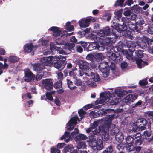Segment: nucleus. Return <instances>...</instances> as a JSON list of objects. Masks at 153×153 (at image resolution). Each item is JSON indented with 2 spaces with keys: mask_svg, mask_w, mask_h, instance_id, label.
Segmentation results:
<instances>
[{
  "mask_svg": "<svg viewBox=\"0 0 153 153\" xmlns=\"http://www.w3.org/2000/svg\"><path fill=\"white\" fill-rule=\"evenodd\" d=\"M56 59H55L53 61V66L57 69H63L66 62L65 61L62 60L56 57Z\"/></svg>",
  "mask_w": 153,
  "mask_h": 153,
  "instance_id": "obj_9",
  "label": "nucleus"
},
{
  "mask_svg": "<svg viewBox=\"0 0 153 153\" xmlns=\"http://www.w3.org/2000/svg\"><path fill=\"white\" fill-rule=\"evenodd\" d=\"M77 147L78 149L81 148H85L86 147V144L84 142H79L78 144Z\"/></svg>",
  "mask_w": 153,
  "mask_h": 153,
  "instance_id": "obj_48",
  "label": "nucleus"
},
{
  "mask_svg": "<svg viewBox=\"0 0 153 153\" xmlns=\"http://www.w3.org/2000/svg\"><path fill=\"white\" fill-rule=\"evenodd\" d=\"M149 39L146 37L143 36V37H138L136 42L137 45L142 49H145L147 47L146 43L149 45Z\"/></svg>",
  "mask_w": 153,
  "mask_h": 153,
  "instance_id": "obj_3",
  "label": "nucleus"
},
{
  "mask_svg": "<svg viewBox=\"0 0 153 153\" xmlns=\"http://www.w3.org/2000/svg\"><path fill=\"white\" fill-rule=\"evenodd\" d=\"M49 30L53 32L52 35L55 37L60 36L61 33V31L59 28L57 27L52 26Z\"/></svg>",
  "mask_w": 153,
  "mask_h": 153,
  "instance_id": "obj_18",
  "label": "nucleus"
},
{
  "mask_svg": "<svg viewBox=\"0 0 153 153\" xmlns=\"http://www.w3.org/2000/svg\"><path fill=\"white\" fill-rule=\"evenodd\" d=\"M111 127L110 128L111 129L110 134L111 135L114 136L119 132V130L117 127H116L115 125H112Z\"/></svg>",
  "mask_w": 153,
  "mask_h": 153,
  "instance_id": "obj_25",
  "label": "nucleus"
},
{
  "mask_svg": "<svg viewBox=\"0 0 153 153\" xmlns=\"http://www.w3.org/2000/svg\"><path fill=\"white\" fill-rule=\"evenodd\" d=\"M126 36L130 39H132V34L131 31L129 30H127L126 33L125 34Z\"/></svg>",
  "mask_w": 153,
  "mask_h": 153,
  "instance_id": "obj_55",
  "label": "nucleus"
},
{
  "mask_svg": "<svg viewBox=\"0 0 153 153\" xmlns=\"http://www.w3.org/2000/svg\"><path fill=\"white\" fill-rule=\"evenodd\" d=\"M51 153H60V151L58 149L52 147L51 149Z\"/></svg>",
  "mask_w": 153,
  "mask_h": 153,
  "instance_id": "obj_59",
  "label": "nucleus"
},
{
  "mask_svg": "<svg viewBox=\"0 0 153 153\" xmlns=\"http://www.w3.org/2000/svg\"><path fill=\"white\" fill-rule=\"evenodd\" d=\"M115 139L119 143H121L124 139L123 134L121 132H119L115 135Z\"/></svg>",
  "mask_w": 153,
  "mask_h": 153,
  "instance_id": "obj_27",
  "label": "nucleus"
},
{
  "mask_svg": "<svg viewBox=\"0 0 153 153\" xmlns=\"http://www.w3.org/2000/svg\"><path fill=\"white\" fill-rule=\"evenodd\" d=\"M97 146H96V149L98 150H100L103 148V142L102 140L99 139L97 141Z\"/></svg>",
  "mask_w": 153,
  "mask_h": 153,
  "instance_id": "obj_30",
  "label": "nucleus"
},
{
  "mask_svg": "<svg viewBox=\"0 0 153 153\" xmlns=\"http://www.w3.org/2000/svg\"><path fill=\"white\" fill-rule=\"evenodd\" d=\"M137 97L138 96L137 94H129L123 99V101L127 104H129L134 102L137 99Z\"/></svg>",
  "mask_w": 153,
  "mask_h": 153,
  "instance_id": "obj_11",
  "label": "nucleus"
},
{
  "mask_svg": "<svg viewBox=\"0 0 153 153\" xmlns=\"http://www.w3.org/2000/svg\"><path fill=\"white\" fill-rule=\"evenodd\" d=\"M127 27L131 31H136L138 33H140L141 30L140 28H139V27L137 26L136 24H134L131 22H130L128 24H127Z\"/></svg>",
  "mask_w": 153,
  "mask_h": 153,
  "instance_id": "obj_19",
  "label": "nucleus"
},
{
  "mask_svg": "<svg viewBox=\"0 0 153 153\" xmlns=\"http://www.w3.org/2000/svg\"><path fill=\"white\" fill-rule=\"evenodd\" d=\"M44 68V67L42 63H36L33 65L34 70L39 73H41Z\"/></svg>",
  "mask_w": 153,
  "mask_h": 153,
  "instance_id": "obj_21",
  "label": "nucleus"
},
{
  "mask_svg": "<svg viewBox=\"0 0 153 153\" xmlns=\"http://www.w3.org/2000/svg\"><path fill=\"white\" fill-rule=\"evenodd\" d=\"M52 80L50 79H47L42 80V83L46 89L49 91L53 89V85Z\"/></svg>",
  "mask_w": 153,
  "mask_h": 153,
  "instance_id": "obj_12",
  "label": "nucleus"
},
{
  "mask_svg": "<svg viewBox=\"0 0 153 153\" xmlns=\"http://www.w3.org/2000/svg\"><path fill=\"white\" fill-rule=\"evenodd\" d=\"M91 20V19L90 18L82 19L79 21V23L81 27H86L89 26Z\"/></svg>",
  "mask_w": 153,
  "mask_h": 153,
  "instance_id": "obj_16",
  "label": "nucleus"
},
{
  "mask_svg": "<svg viewBox=\"0 0 153 153\" xmlns=\"http://www.w3.org/2000/svg\"><path fill=\"white\" fill-rule=\"evenodd\" d=\"M133 137L134 138V140L135 139H140L142 137L140 134L139 132H137L134 134L133 135Z\"/></svg>",
  "mask_w": 153,
  "mask_h": 153,
  "instance_id": "obj_58",
  "label": "nucleus"
},
{
  "mask_svg": "<svg viewBox=\"0 0 153 153\" xmlns=\"http://www.w3.org/2000/svg\"><path fill=\"white\" fill-rule=\"evenodd\" d=\"M95 61L97 59H102L103 55L102 53H98L94 55Z\"/></svg>",
  "mask_w": 153,
  "mask_h": 153,
  "instance_id": "obj_56",
  "label": "nucleus"
},
{
  "mask_svg": "<svg viewBox=\"0 0 153 153\" xmlns=\"http://www.w3.org/2000/svg\"><path fill=\"white\" fill-rule=\"evenodd\" d=\"M130 8L131 10L137 13H140L142 10V8L137 5H134L133 6L130 7Z\"/></svg>",
  "mask_w": 153,
  "mask_h": 153,
  "instance_id": "obj_28",
  "label": "nucleus"
},
{
  "mask_svg": "<svg viewBox=\"0 0 153 153\" xmlns=\"http://www.w3.org/2000/svg\"><path fill=\"white\" fill-rule=\"evenodd\" d=\"M8 65L6 63H4V65L0 62V71H2V73L3 72L2 69H7L8 68Z\"/></svg>",
  "mask_w": 153,
  "mask_h": 153,
  "instance_id": "obj_44",
  "label": "nucleus"
},
{
  "mask_svg": "<svg viewBox=\"0 0 153 153\" xmlns=\"http://www.w3.org/2000/svg\"><path fill=\"white\" fill-rule=\"evenodd\" d=\"M148 31L149 34H153V24L149 25L148 28Z\"/></svg>",
  "mask_w": 153,
  "mask_h": 153,
  "instance_id": "obj_60",
  "label": "nucleus"
},
{
  "mask_svg": "<svg viewBox=\"0 0 153 153\" xmlns=\"http://www.w3.org/2000/svg\"><path fill=\"white\" fill-rule=\"evenodd\" d=\"M112 14L110 12H106L105 14V17L106 18V20L108 22L111 19Z\"/></svg>",
  "mask_w": 153,
  "mask_h": 153,
  "instance_id": "obj_53",
  "label": "nucleus"
},
{
  "mask_svg": "<svg viewBox=\"0 0 153 153\" xmlns=\"http://www.w3.org/2000/svg\"><path fill=\"white\" fill-rule=\"evenodd\" d=\"M145 115L147 117L152 119V120H153V111L147 112L145 113Z\"/></svg>",
  "mask_w": 153,
  "mask_h": 153,
  "instance_id": "obj_45",
  "label": "nucleus"
},
{
  "mask_svg": "<svg viewBox=\"0 0 153 153\" xmlns=\"http://www.w3.org/2000/svg\"><path fill=\"white\" fill-rule=\"evenodd\" d=\"M75 46V45L73 43H68L65 45L66 48H68L71 50Z\"/></svg>",
  "mask_w": 153,
  "mask_h": 153,
  "instance_id": "obj_52",
  "label": "nucleus"
},
{
  "mask_svg": "<svg viewBox=\"0 0 153 153\" xmlns=\"http://www.w3.org/2000/svg\"><path fill=\"white\" fill-rule=\"evenodd\" d=\"M86 59L92 62H94L95 61L94 55L91 53L87 55L86 57Z\"/></svg>",
  "mask_w": 153,
  "mask_h": 153,
  "instance_id": "obj_39",
  "label": "nucleus"
},
{
  "mask_svg": "<svg viewBox=\"0 0 153 153\" xmlns=\"http://www.w3.org/2000/svg\"><path fill=\"white\" fill-rule=\"evenodd\" d=\"M148 123V121L145 118H141L138 119L135 124L140 126L141 131H142L146 129V126Z\"/></svg>",
  "mask_w": 153,
  "mask_h": 153,
  "instance_id": "obj_8",
  "label": "nucleus"
},
{
  "mask_svg": "<svg viewBox=\"0 0 153 153\" xmlns=\"http://www.w3.org/2000/svg\"><path fill=\"white\" fill-rule=\"evenodd\" d=\"M55 42L56 44L62 45L63 44V43L65 42L61 38H60L56 39L55 41Z\"/></svg>",
  "mask_w": 153,
  "mask_h": 153,
  "instance_id": "obj_63",
  "label": "nucleus"
},
{
  "mask_svg": "<svg viewBox=\"0 0 153 153\" xmlns=\"http://www.w3.org/2000/svg\"><path fill=\"white\" fill-rule=\"evenodd\" d=\"M131 13V12L130 10L126 7L124 10L123 14L126 16H130Z\"/></svg>",
  "mask_w": 153,
  "mask_h": 153,
  "instance_id": "obj_46",
  "label": "nucleus"
},
{
  "mask_svg": "<svg viewBox=\"0 0 153 153\" xmlns=\"http://www.w3.org/2000/svg\"><path fill=\"white\" fill-rule=\"evenodd\" d=\"M115 57V59L114 61L116 62H119L123 60V58L122 56L120 54L117 53Z\"/></svg>",
  "mask_w": 153,
  "mask_h": 153,
  "instance_id": "obj_40",
  "label": "nucleus"
},
{
  "mask_svg": "<svg viewBox=\"0 0 153 153\" xmlns=\"http://www.w3.org/2000/svg\"><path fill=\"white\" fill-rule=\"evenodd\" d=\"M136 63L138 67L140 68H141L144 67L145 65H147L148 63L145 61H143L141 59H137L136 60Z\"/></svg>",
  "mask_w": 153,
  "mask_h": 153,
  "instance_id": "obj_24",
  "label": "nucleus"
},
{
  "mask_svg": "<svg viewBox=\"0 0 153 153\" xmlns=\"http://www.w3.org/2000/svg\"><path fill=\"white\" fill-rule=\"evenodd\" d=\"M56 59V57L51 56L43 57L41 59V60L42 62V63L45 67V66H49L53 64V61Z\"/></svg>",
  "mask_w": 153,
  "mask_h": 153,
  "instance_id": "obj_7",
  "label": "nucleus"
},
{
  "mask_svg": "<svg viewBox=\"0 0 153 153\" xmlns=\"http://www.w3.org/2000/svg\"><path fill=\"white\" fill-rule=\"evenodd\" d=\"M77 63L79 65V68L82 71H86L90 68L89 64L85 61L79 60Z\"/></svg>",
  "mask_w": 153,
  "mask_h": 153,
  "instance_id": "obj_13",
  "label": "nucleus"
},
{
  "mask_svg": "<svg viewBox=\"0 0 153 153\" xmlns=\"http://www.w3.org/2000/svg\"><path fill=\"white\" fill-rule=\"evenodd\" d=\"M140 127L138 125H137L135 124V125H134L132 129V131L134 132H137L140 131H141Z\"/></svg>",
  "mask_w": 153,
  "mask_h": 153,
  "instance_id": "obj_42",
  "label": "nucleus"
},
{
  "mask_svg": "<svg viewBox=\"0 0 153 153\" xmlns=\"http://www.w3.org/2000/svg\"><path fill=\"white\" fill-rule=\"evenodd\" d=\"M97 42H93L90 44L87 47V49L88 51H90L94 49H98L100 51H102L104 49V47H102L99 45Z\"/></svg>",
  "mask_w": 153,
  "mask_h": 153,
  "instance_id": "obj_14",
  "label": "nucleus"
},
{
  "mask_svg": "<svg viewBox=\"0 0 153 153\" xmlns=\"http://www.w3.org/2000/svg\"><path fill=\"white\" fill-rule=\"evenodd\" d=\"M137 22H136V24L137 26L139 27V28H140V30L143 29V26H146V24L145 23V22L142 18H139L137 19Z\"/></svg>",
  "mask_w": 153,
  "mask_h": 153,
  "instance_id": "obj_23",
  "label": "nucleus"
},
{
  "mask_svg": "<svg viewBox=\"0 0 153 153\" xmlns=\"http://www.w3.org/2000/svg\"><path fill=\"white\" fill-rule=\"evenodd\" d=\"M77 122L76 118L74 117H72L70 120V122H68L67 127H69L67 128L68 130H72L74 127V125H76L77 124Z\"/></svg>",
  "mask_w": 153,
  "mask_h": 153,
  "instance_id": "obj_17",
  "label": "nucleus"
},
{
  "mask_svg": "<svg viewBox=\"0 0 153 153\" xmlns=\"http://www.w3.org/2000/svg\"><path fill=\"white\" fill-rule=\"evenodd\" d=\"M139 83L140 86H144L147 84L148 82L146 80L144 79L142 80H140Z\"/></svg>",
  "mask_w": 153,
  "mask_h": 153,
  "instance_id": "obj_64",
  "label": "nucleus"
},
{
  "mask_svg": "<svg viewBox=\"0 0 153 153\" xmlns=\"http://www.w3.org/2000/svg\"><path fill=\"white\" fill-rule=\"evenodd\" d=\"M110 52L108 51V53L107 54V56L111 59L114 61L115 59V58L117 54L111 51V49L110 50Z\"/></svg>",
  "mask_w": 153,
  "mask_h": 153,
  "instance_id": "obj_32",
  "label": "nucleus"
},
{
  "mask_svg": "<svg viewBox=\"0 0 153 153\" xmlns=\"http://www.w3.org/2000/svg\"><path fill=\"white\" fill-rule=\"evenodd\" d=\"M98 122L97 121H94L93 123H91L90 125V127L92 129H95L97 128L98 126Z\"/></svg>",
  "mask_w": 153,
  "mask_h": 153,
  "instance_id": "obj_43",
  "label": "nucleus"
},
{
  "mask_svg": "<svg viewBox=\"0 0 153 153\" xmlns=\"http://www.w3.org/2000/svg\"><path fill=\"white\" fill-rule=\"evenodd\" d=\"M24 80L25 81L29 82L33 81L35 78V75L30 69L26 70L25 72Z\"/></svg>",
  "mask_w": 153,
  "mask_h": 153,
  "instance_id": "obj_10",
  "label": "nucleus"
},
{
  "mask_svg": "<svg viewBox=\"0 0 153 153\" xmlns=\"http://www.w3.org/2000/svg\"><path fill=\"white\" fill-rule=\"evenodd\" d=\"M111 27L114 29V31H117L118 32H123L127 29V24H123L121 25L113 21L111 22Z\"/></svg>",
  "mask_w": 153,
  "mask_h": 153,
  "instance_id": "obj_2",
  "label": "nucleus"
},
{
  "mask_svg": "<svg viewBox=\"0 0 153 153\" xmlns=\"http://www.w3.org/2000/svg\"><path fill=\"white\" fill-rule=\"evenodd\" d=\"M100 135L102 140L104 141H108L109 139V135L107 132H101Z\"/></svg>",
  "mask_w": 153,
  "mask_h": 153,
  "instance_id": "obj_31",
  "label": "nucleus"
},
{
  "mask_svg": "<svg viewBox=\"0 0 153 153\" xmlns=\"http://www.w3.org/2000/svg\"><path fill=\"white\" fill-rule=\"evenodd\" d=\"M135 145L136 146H140L142 143L143 141L142 138L135 139Z\"/></svg>",
  "mask_w": 153,
  "mask_h": 153,
  "instance_id": "obj_57",
  "label": "nucleus"
},
{
  "mask_svg": "<svg viewBox=\"0 0 153 153\" xmlns=\"http://www.w3.org/2000/svg\"><path fill=\"white\" fill-rule=\"evenodd\" d=\"M151 135V131L146 130L144 132L142 136L144 139H148L149 141H153V134H152L151 137L150 138Z\"/></svg>",
  "mask_w": 153,
  "mask_h": 153,
  "instance_id": "obj_20",
  "label": "nucleus"
},
{
  "mask_svg": "<svg viewBox=\"0 0 153 153\" xmlns=\"http://www.w3.org/2000/svg\"><path fill=\"white\" fill-rule=\"evenodd\" d=\"M111 126L108 125L106 123L104 122V123L101 125L100 127L101 132H107L108 131Z\"/></svg>",
  "mask_w": 153,
  "mask_h": 153,
  "instance_id": "obj_26",
  "label": "nucleus"
},
{
  "mask_svg": "<svg viewBox=\"0 0 153 153\" xmlns=\"http://www.w3.org/2000/svg\"><path fill=\"white\" fill-rule=\"evenodd\" d=\"M126 149L128 152L132 151L134 149L133 144L135 141L134 138L130 136H128L126 138Z\"/></svg>",
  "mask_w": 153,
  "mask_h": 153,
  "instance_id": "obj_5",
  "label": "nucleus"
},
{
  "mask_svg": "<svg viewBox=\"0 0 153 153\" xmlns=\"http://www.w3.org/2000/svg\"><path fill=\"white\" fill-rule=\"evenodd\" d=\"M78 114L81 118L82 119L84 117V115L86 114V112L82 109H81L79 111Z\"/></svg>",
  "mask_w": 153,
  "mask_h": 153,
  "instance_id": "obj_47",
  "label": "nucleus"
},
{
  "mask_svg": "<svg viewBox=\"0 0 153 153\" xmlns=\"http://www.w3.org/2000/svg\"><path fill=\"white\" fill-rule=\"evenodd\" d=\"M19 59L16 56H10L9 57V60L10 62L14 63L18 62Z\"/></svg>",
  "mask_w": 153,
  "mask_h": 153,
  "instance_id": "obj_36",
  "label": "nucleus"
},
{
  "mask_svg": "<svg viewBox=\"0 0 153 153\" xmlns=\"http://www.w3.org/2000/svg\"><path fill=\"white\" fill-rule=\"evenodd\" d=\"M100 37L105 36H109L110 35L117 36L116 31H114V29H110L109 27H106L103 30H100L98 33Z\"/></svg>",
  "mask_w": 153,
  "mask_h": 153,
  "instance_id": "obj_4",
  "label": "nucleus"
},
{
  "mask_svg": "<svg viewBox=\"0 0 153 153\" xmlns=\"http://www.w3.org/2000/svg\"><path fill=\"white\" fill-rule=\"evenodd\" d=\"M99 70L102 73L103 77H108L109 74L110 66L106 62H101L98 66Z\"/></svg>",
  "mask_w": 153,
  "mask_h": 153,
  "instance_id": "obj_1",
  "label": "nucleus"
},
{
  "mask_svg": "<svg viewBox=\"0 0 153 153\" xmlns=\"http://www.w3.org/2000/svg\"><path fill=\"white\" fill-rule=\"evenodd\" d=\"M67 85L70 89L71 90H73L77 88V87L76 86H74L72 87L71 86V85H73V82L72 81H71L70 80L67 79Z\"/></svg>",
  "mask_w": 153,
  "mask_h": 153,
  "instance_id": "obj_38",
  "label": "nucleus"
},
{
  "mask_svg": "<svg viewBox=\"0 0 153 153\" xmlns=\"http://www.w3.org/2000/svg\"><path fill=\"white\" fill-rule=\"evenodd\" d=\"M73 149H74V147L72 145H68L64 148L63 152L64 153H67L68 152H70L71 153V152L73 150Z\"/></svg>",
  "mask_w": 153,
  "mask_h": 153,
  "instance_id": "obj_34",
  "label": "nucleus"
},
{
  "mask_svg": "<svg viewBox=\"0 0 153 153\" xmlns=\"http://www.w3.org/2000/svg\"><path fill=\"white\" fill-rule=\"evenodd\" d=\"M70 132L68 131H66L65 132L64 134L60 138V140H63L68 138V137H70Z\"/></svg>",
  "mask_w": 153,
  "mask_h": 153,
  "instance_id": "obj_51",
  "label": "nucleus"
},
{
  "mask_svg": "<svg viewBox=\"0 0 153 153\" xmlns=\"http://www.w3.org/2000/svg\"><path fill=\"white\" fill-rule=\"evenodd\" d=\"M93 79L95 82L99 81L100 80V79L97 73H96L94 75V76L93 78Z\"/></svg>",
  "mask_w": 153,
  "mask_h": 153,
  "instance_id": "obj_61",
  "label": "nucleus"
},
{
  "mask_svg": "<svg viewBox=\"0 0 153 153\" xmlns=\"http://www.w3.org/2000/svg\"><path fill=\"white\" fill-rule=\"evenodd\" d=\"M136 47V44L133 42L132 45H131V47H129L128 49L129 51L131 53L135 51V48Z\"/></svg>",
  "mask_w": 153,
  "mask_h": 153,
  "instance_id": "obj_49",
  "label": "nucleus"
},
{
  "mask_svg": "<svg viewBox=\"0 0 153 153\" xmlns=\"http://www.w3.org/2000/svg\"><path fill=\"white\" fill-rule=\"evenodd\" d=\"M100 126H98V128L95 129L92 132L93 135H98L101 134Z\"/></svg>",
  "mask_w": 153,
  "mask_h": 153,
  "instance_id": "obj_37",
  "label": "nucleus"
},
{
  "mask_svg": "<svg viewBox=\"0 0 153 153\" xmlns=\"http://www.w3.org/2000/svg\"><path fill=\"white\" fill-rule=\"evenodd\" d=\"M54 86L55 88H62V84L61 81L59 80L54 84Z\"/></svg>",
  "mask_w": 153,
  "mask_h": 153,
  "instance_id": "obj_41",
  "label": "nucleus"
},
{
  "mask_svg": "<svg viewBox=\"0 0 153 153\" xmlns=\"http://www.w3.org/2000/svg\"><path fill=\"white\" fill-rule=\"evenodd\" d=\"M122 21L123 22V24H128L131 21V19L128 18L126 17H123L121 19Z\"/></svg>",
  "mask_w": 153,
  "mask_h": 153,
  "instance_id": "obj_54",
  "label": "nucleus"
},
{
  "mask_svg": "<svg viewBox=\"0 0 153 153\" xmlns=\"http://www.w3.org/2000/svg\"><path fill=\"white\" fill-rule=\"evenodd\" d=\"M117 117H116L115 114H111L106 115L105 118L104 122L106 123L108 125H109L110 126H112V125H114L113 124L112 121L113 120L117 118Z\"/></svg>",
  "mask_w": 153,
  "mask_h": 153,
  "instance_id": "obj_15",
  "label": "nucleus"
},
{
  "mask_svg": "<svg viewBox=\"0 0 153 153\" xmlns=\"http://www.w3.org/2000/svg\"><path fill=\"white\" fill-rule=\"evenodd\" d=\"M46 96L47 98L50 101L53 100V98L51 94L49 92H47L46 93Z\"/></svg>",
  "mask_w": 153,
  "mask_h": 153,
  "instance_id": "obj_62",
  "label": "nucleus"
},
{
  "mask_svg": "<svg viewBox=\"0 0 153 153\" xmlns=\"http://www.w3.org/2000/svg\"><path fill=\"white\" fill-rule=\"evenodd\" d=\"M116 95L118 97H123L124 95V91L119 89H116L114 91Z\"/></svg>",
  "mask_w": 153,
  "mask_h": 153,
  "instance_id": "obj_35",
  "label": "nucleus"
},
{
  "mask_svg": "<svg viewBox=\"0 0 153 153\" xmlns=\"http://www.w3.org/2000/svg\"><path fill=\"white\" fill-rule=\"evenodd\" d=\"M37 46V45L34 46L32 43L26 44L24 46V52L25 53H30L33 51L31 54L32 55L34 54V52L36 50Z\"/></svg>",
  "mask_w": 153,
  "mask_h": 153,
  "instance_id": "obj_6",
  "label": "nucleus"
},
{
  "mask_svg": "<svg viewBox=\"0 0 153 153\" xmlns=\"http://www.w3.org/2000/svg\"><path fill=\"white\" fill-rule=\"evenodd\" d=\"M125 0H117L114 5V6L117 7H122L124 6V2Z\"/></svg>",
  "mask_w": 153,
  "mask_h": 153,
  "instance_id": "obj_33",
  "label": "nucleus"
},
{
  "mask_svg": "<svg viewBox=\"0 0 153 153\" xmlns=\"http://www.w3.org/2000/svg\"><path fill=\"white\" fill-rule=\"evenodd\" d=\"M120 100V98H117L116 96H114L109 99L108 103L111 105H113L118 104Z\"/></svg>",
  "mask_w": 153,
  "mask_h": 153,
  "instance_id": "obj_22",
  "label": "nucleus"
},
{
  "mask_svg": "<svg viewBox=\"0 0 153 153\" xmlns=\"http://www.w3.org/2000/svg\"><path fill=\"white\" fill-rule=\"evenodd\" d=\"M88 138V137L86 135L80 134L76 137L75 140L76 141H78L81 140H86Z\"/></svg>",
  "mask_w": 153,
  "mask_h": 153,
  "instance_id": "obj_29",
  "label": "nucleus"
},
{
  "mask_svg": "<svg viewBox=\"0 0 153 153\" xmlns=\"http://www.w3.org/2000/svg\"><path fill=\"white\" fill-rule=\"evenodd\" d=\"M135 53L136 56L138 57L139 58H142L143 56L142 51L138 50Z\"/></svg>",
  "mask_w": 153,
  "mask_h": 153,
  "instance_id": "obj_50",
  "label": "nucleus"
}]
</instances>
